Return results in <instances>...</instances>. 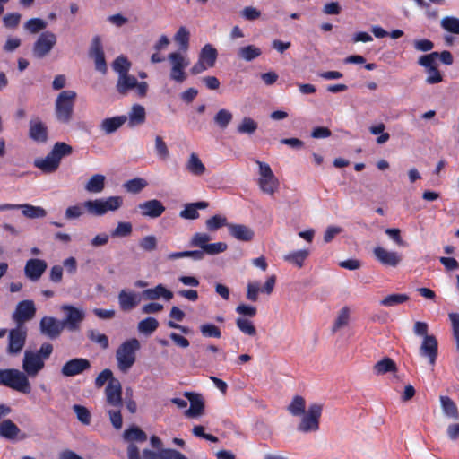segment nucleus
Wrapping results in <instances>:
<instances>
[{"instance_id":"f257e3e1","label":"nucleus","mask_w":459,"mask_h":459,"mask_svg":"<svg viewBox=\"0 0 459 459\" xmlns=\"http://www.w3.org/2000/svg\"><path fill=\"white\" fill-rule=\"evenodd\" d=\"M141 348L140 342L136 338L126 340L119 345L116 351V359L118 369L126 373L136 360V351Z\"/></svg>"},{"instance_id":"f03ea898","label":"nucleus","mask_w":459,"mask_h":459,"mask_svg":"<svg viewBox=\"0 0 459 459\" xmlns=\"http://www.w3.org/2000/svg\"><path fill=\"white\" fill-rule=\"evenodd\" d=\"M77 94L74 91H61L55 101V114L58 122L68 124L73 118Z\"/></svg>"},{"instance_id":"7ed1b4c3","label":"nucleus","mask_w":459,"mask_h":459,"mask_svg":"<svg viewBox=\"0 0 459 459\" xmlns=\"http://www.w3.org/2000/svg\"><path fill=\"white\" fill-rule=\"evenodd\" d=\"M0 385L23 394H29L30 392V384L27 376L14 368L0 369Z\"/></svg>"},{"instance_id":"20e7f679","label":"nucleus","mask_w":459,"mask_h":459,"mask_svg":"<svg viewBox=\"0 0 459 459\" xmlns=\"http://www.w3.org/2000/svg\"><path fill=\"white\" fill-rule=\"evenodd\" d=\"M123 204L121 196H109L106 199L100 198L95 200H88L84 202L83 207L87 212L94 216H102L108 212H115Z\"/></svg>"},{"instance_id":"39448f33","label":"nucleus","mask_w":459,"mask_h":459,"mask_svg":"<svg viewBox=\"0 0 459 459\" xmlns=\"http://www.w3.org/2000/svg\"><path fill=\"white\" fill-rule=\"evenodd\" d=\"M116 90L122 96H126L129 91L134 90L137 96L143 98L147 94L148 83L146 82H139L136 77L130 74H122L117 77Z\"/></svg>"},{"instance_id":"423d86ee","label":"nucleus","mask_w":459,"mask_h":459,"mask_svg":"<svg viewBox=\"0 0 459 459\" xmlns=\"http://www.w3.org/2000/svg\"><path fill=\"white\" fill-rule=\"evenodd\" d=\"M323 405L320 403L310 404L305 411L298 426V430L304 433L316 431L319 429V420L322 414Z\"/></svg>"},{"instance_id":"0eeeda50","label":"nucleus","mask_w":459,"mask_h":459,"mask_svg":"<svg viewBox=\"0 0 459 459\" xmlns=\"http://www.w3.org/2000/svg\"><path fill=\"white\" fill-rule=\"evenodd\" d=\"M168 60L171 64V69L169 72L170 80L178 83L184 82L187 78L185 69L188 66L189 60L179 52H172L169 54Z\"/></svg>"},{"instance_id":"6e6552de","label":"nucleus","mask_w":459,"mask_h":459,"mask_svg":"<svg viewBox=\"0 0 459 459\" xmlns=\"http://www.w3.org/2000/svg\"><path fill=\"white\" fill-rule=\"evenodd\" d=\"M61 310L65 313V316L62 319L65 328L70 332L79 330L82 322L85 318L83 309L65 304L61 307Z\"/></svg>"},{"instance_id":"1a4fd4ad","label":"nucleus","mask_w":459,"mask_h":459,"mask_svg":"<svg viewBox=\"0 0 459 459\" xmlns=\"http://www.w3.org/2000/svg\"><path fill=\"white\" fill-rule=\"evenodd\" d=\"M37 308L31 299H24L16 305L15 310L12 315V319L17 324V326H23V324L32 320L36 316Z\"/></svg>"},{"instance_id":"9d476101","label":"nucleus","mask_w":459,"mask_h":459,"mask_svg":"<svg viewBox=\"0 0 459 459\" xmlns=\"http://www.w3.org/2000/svg\"><path fill=\"white\" fill-rule=\"evenodd\" d=\"M56 43V36L51 31L42 32L32 48V54L38 59H42L48 56Z\"/></svg>"},{"instance_id":"9b49d317","label":"nucleus","mask_w":459,"mask_h":459,"mask_svg":"<svg viewBox=\"0 0 459 459\" xmlns=\"http://www.w3.org/2000/svg\"><path fill=\"white\" fill-rule=\"evenodd\" d=\"M65 326L62 320H59L54 316H45L40 319L39 331L44 336H47L50 340H56L65 330Z\"/></svg>"},{"instance_id":"f8f14e48","label":"nucleus","mask_w":459,"mask_h":459,"mask_svg":"<svg viewBox=\"0 0 459 459\" xmlns=\"http://www.w3.org/2000/svg\"><path fill=\"white\" fill-rule=\"evenodd\" d=\"M89 359L84 358H74L66 361L61 368V374L64 377H74L91 368Z\"/></svg>"},{"instance_id":"ddd939ff","label":"nucleus","mask_w":459,"mask_h":459,"mask_svg":"<svg viewBox=\"0 0 459 459\" xmlns=\"http://www.w3.org/2000/svg\"><path fill=\"white\" fill-rule=\"evenodd\" d=\"M44 366L45 363L39 355L31 351H25L22 368L29 377H36Z\"/></svg>"},{"instance_id":"4468645a","label":"nucleus","mask_w":459,"mask_h":459,"mask_svg":"<svg viewBox=\"0 0 459 459\" xmlns=\"http://www.w3.org/2000/svg\"><path fill=\"white\" fill-rule=\"evenodd\" d=\"M27 329L24 326H17L9 332L8 352L11 354L19 353L26 342Z\"/></svg>"},{"instance_id":"2eb2a0df","label":"nucleus","mask_w":459,"mask_h":459,"mask_svg":"<svg viewBox=\"0 0 459 459\" xmlns=\"http://www.w3.org/2000/svg\"><path fill=\"white\" fill-rule=\"evenodd\" d=\"M107 403L110 406L120 408L123 405L122 385L118 379H112L105 388Z\"/></svg>"},{"instance_id":"dca6fc26","label":"nucleus","mask_w":459,"mask_h":459,"mask_svg":"<svg viewBox=\"0 0 459 459\" xmlns=\"http://www.w3.org/2000/svg\"><path fill=\"white\" fill-rule=\"evenodd\" d=\"M438 343L434 335H426L420 347V354L429 360L432 367L436 364L437 358Z\"/></svg>"},{"instance_id":"f3484780","label":"nucleus","mask_w":459,"mask_h":459,"mask_svg":"<svg viewBox=\"0 0 459 459\" xmlns=\"http://www.w3.org/2000/svg\"><path fill=\"white\" fill-rule=\"evenodd\" d=\"M137 208L141 212L143 217L156 219L162 215L166 208L162 202L157 199H151L143 203H140Z\"/></svg>"},{"instance_id":"a211bd4d","label":"nucleus","mask_w":459,"mask_h":459,"mask_svg":"<svg viewBox=\"0 0 459 459\" xmlns=\"http://www.w3.org/2000/svg\"><path fill=\"white\" fill-rule=\"evenodd\" d=\"M184 396L189 401L190 407L185 411L187 418H196L204 414V402L200 394L185 392Z\"/></svg>"},{"instance_id":"6ab92c4d","label":"nucleus","mask_w":459,"mask_h":459,"mask_svg":"<svg viewBox=\"0 0 459 459\" xmlns=\"http://www.w3.org/2000/svg\"><path fill=\"white\" fill-rule=\"evenodd\" d=\"M376 259L385 266L396 267L402 261V256L394 251H388L382 247H376L373 249Z\"/></svg>"},{"instance_id":"aec40b11","label":"nucleus","mask_w":459,"mask_h":459,"mask_svg":"<svg viewBox=\"0 0 459 459\" xmlns=\"http://www.w3.org/2000/svg\"><path fill=\"white\" fill-rule=\"evenodd\" d=\"M48 264L46 261L37 258L29 259L24 267V273L28 279L37 281L46 271Z\"/></svg>"},{"instance_id":"412c9836","label":"nucleus","mask_w":459,"mask_h":459,"mask_svg":"<svg viewBox=\"0 0 459 459\" xmlns=\"http://www.w3.org/2000/svg\"><path fill=\"white\" fill-rule=\"evenodd\" d=\"M29 136L34 142L45 143L48 138L47 126L39 118L30 121Z\"/></svg>"},{"instance_id":"4be33fe9","label":"nucleus","mask_w":459,"mask_h":459,"mask_svg":"<svg viewBox=\"0 0 459 459\" xmlns=\"http://www.w3.org/2000/svg\"><path fill=\"white\" fill-rule=\"evenodd\" d=\"M229 233L234 238L239 241L248 242L251 241L255 237L254 230L244 224H234L230 223L228 225Z\"/></svg>"},{"instance_id":"5701e85b","label":"nucleus","mask_w":459,"mask_h":459,"mask_svg":"<svg viewBox=\"0 0 459 459\" xmlns=\"http://www.w3.org/2000/svg\"><path fill=\"white\" fill-rule=\"evenodd\" d=\"M118 304L122 311H130L134 309L140 302L138 295L133 291L122 290L118 293Z\"/></svg>"},{"instance_id":"b1692460","label":"nucleus","mask_w":459,"mask_h":459,"mask_svg":"<svg viewBox=\"0 0 459 459\" xmlns=\"http://www.w3.org/2000/svg\"><path fill=\"white\" fill-rule=\"evenodd\" d=\"M127 120L125 115L105 118L100 124V129L105 134H111L118 130Z\"/></svg>"},{"instance_id":"393cba45","label":"nucleus","mask_w":459,"mask_h":459,"mask_svg":"<svg viewBox=\"0 0 459 459\" xmlns=\"http://www.w3.org/2000/svg\"><path fill=\"white\" fill-rule=\"evenodd\" d=\"M33 165L45 174L54 173L60 166L50 152L45 158L35 159Z\"/></svg>"},{"instance_id":"a878e982","label":"nucleus","mask_w":459,"mask_h":459,"mask_svg":"<svg viewBox=\"0 0 459 459\" xmlns=\"http://www.w3.org/2000/svg\"><path fill=\"white\" fill-rule=\"evenodd\" d=\"M439 401L443 414L453 420H459V411L456 403L446 395H440Z\"/></svg>"},{"instance_id":"bb28decb","label":"nucleus","mask_w":459,"mask_h":459,"mask_svg":"<svg viewBox=\"0 0 459 459\" xmlns=\"http://www.w3.org/2000/svg\"><path fill=\"white\" fill-rule=\"evenodd\" d=\"M207 207L208 203L204 201L190 203L185 205V208L180 212L179 216L187 220H195L199 217L198 209H205Z\"/></svg>"},{"instance_id":"cd10ccee","label":"nucleus","mask_w":459,"mask_h":459,"mask_svg":"<svg viewBox=\"0 0 459 459\" xmlns=\"http://www.w3.org/2000/svg\"><path fill=\"white\" fill-rule=\"evenodd\" d=\"M127 118L129 120V126L131 127L143 124L146 119L144 107L140 104L133 105Z\"/></svg>"},{"instance_id":"c85d7f7f","label":"nucleus","mask_w":459,"mask_h":459,"mask_svg":"<svg viewBox=\"0 0 459 459\" xmlns=\"http://www.w3.org/2000/svg\"><path fill=\"white\" fill-rule=\"evenodd\" d=\"M218 56L217 49L211 44H205L199 54V59L207 65L208 67H213Z\"/></svg>"},{"instance_id":"c756f323","label":"nucleus","mask_w":459,"mask_h":459,"mask_svg":"<svg viewBox=\"0 0 459 459\" xmlns=\"http://www.w3.org/2000/svg\"><path fill=\"white\" fill-rule=\"evenodd\" d=\"M18 210L22 211L23 216L30 219L44 218L47 215L44 208L30 204H18Z\"/></svg>"},{"instance_id":"7c9ffc66","label":"nucleus","mask_w":459,"mask_h":459,"mask_svg":"<svg viewBox=\"0 0 459 459\" xmlns=\"http://www.w3.org/2000/svg\"><path fill=\"white\" fill-rule=\"evenodd\" d=\"M373 370L377 376L385 375L386 373L396 372L397 366L391 358L385 357L374 365Z\"/></svg>"},{"instance_id":"2f4dec72","label":"nucleus","mask_w":459,"mask_h":459,"mask_svg":"<svg viewBox=\"0 0 459 459\" xmlns=\"http://www.w3.org/2000/svg\"><path fill=\"white\" fill-rule=\"evenodd\" d=\"M106 178L102 174H94L85 185V190L89 193H100L105 188Z\"/></svg>"},{"instance_id":"473e14b6","label":"nucleus","mask_w":459,"mask_h":459,"mask_svg":"<svg viewBox=\"0 0 459 459\" xmlns=\"http://www.w3.org/2000/svg\"><path fill=\"white\" fill-rule=\"evenodd\" d=\"M186 169L195 176H201L205 172V166L195 152L190 154L189 160L186 164Z\"/></svg>"},{"instance_id":"72a5a7b5","label":"nucleus","mask_w":459,"mask_h":459,"mask_svg":"<svg viewBox=\"0 0 459 459\" xmlns=\"http://www.w3.org/2000/svg\"><path fill=\"white\" fill-rule=\"evenodd\" d=\"M309 251L307 249H301L289 253L283 256L284 261L301 268L304 265L305 260L308 257Z\"/></svg>"},{"instance_id":"f704fd0d","label":"nucleus","mask_w":459,"mask_h":459,"mask_svg":"<svg viewBox=\"0 0 459 459\" xmlns=\"http://www.w3.org/2000/svg\"><path fill=\"white\" fill-rule=\"evenodd\" d=\"M49 152L60 165L63 157L72 154L73 147L64 142H56Z\"/></svg>"},{"instance_id":"c9c22d12","label":"nucleus","mask_w":459,"mask_h":459,"mask_svg":"<svg viewBox=\"0 0 459 459\" xmlns=\"http://www.w3.org/2000/svg\"><path fill=\"white\" fill-rule=\"evenodd\" d=\"M20 429L11 420H4L0 423V436L7 439H14Z\"/></svg>"},{"instance_id":"e433bc0d","label":"nucleus","mask_w":459,"mask_h":459,"mask_svg":"<svg viewBox=\"0 0 459 459\" xmlns=\"http://www.w3.org/2000/svg\"><path fill=\"white\" fill-rule=\"evenodd\" d=\"M262 54V50L255 46V45H247L246 47H242L238 50V56L239 58L251 62L260 56Z\"/></svg>"},{"instance_id":"4c0bfd02","label":"nucleus","mask_w":459,"mask_h":459,"mask_svg":"<svg viewBox=\"0 0 459 459\" xmlns=\"http://www.w3.org/2000/svg\"><path fill=\"white\" fill-rule=\"evenodd\" d=\"M232 119V112L228 109L221 108L215 114L213 122L220 129L224 130L231 123Z\"/></svg>"},{"instance_id":"58836bf2","label":"nucleus","mask_w":459,"mask_h":459,"mask_svg":"<svg viewBox=\"0 0 459 459\" xmlns=\"http://www.w3.org/2000/svg\"><path fill=\"white\" fill-rule=\"evenodd\" d=\"M111 66L119 77L122 74H129L132 64L126 56L120 55L113 61Z\"/></svg>"},{"instance_id":"ea45409f","label":"nucleus","mask_w":459,"mask_h":459,"mask_svg":"<svg viewBox=\"0 0 459 459\" xmlns=\"http://www.w3.org/2000/svg\"><path fill=\"white\" fill-rule=\"evenodd\" d=\"M159 327V322L154 317H146L138 323V331L144 335H151Z\"/></svg>"},{"instance_id":"a19ab883","label":"nucleus","mask_w":459,"mask_h":459,"mask_svg":"<svg viewBox=\"0 0 459 459\" xmlns=\"http://www.w3.org/2000/svg\"><path fill=\"white\" fill-rule=\"evenodd\" d=\"M410 299L407 294L403 293H394L387 295L380 300V305L383 307H394L403 304Z\"/></svg>"},{"instance_id":"79ce46f5","label":"nucleus","mask_w":459,"mask_h":459,"mask_svg":"<svg viewBox=\"0 0 459 459\" xmlns=\"http://www.w3.org/2000/svg\"><path fill=\"white\" fill-rule=\"evenodd\" d=\"M190 33L188 30L181 26L174 35V40L179 46V49L186 51L189 48Z\"/></svg>"},{"instance_id":"37998d69","label":"nucleus","mask_w":459,"mask_h":459,"mask_svg":"<svg viewBox=\"0 0 459 459\" xmlns=\"http://www.w3.org/2000/svg\"><path fill=\"white\" fill-rule=\"evenodd\" d=\"M124 438L127 441L144 442L147 440L146 433L136 426H132L124 432Z\"/></svg>"},{"instance_id":"c03bdc74","label":"nucleus","mask_w":459,"mask_h":459,"mask_svg":"<svg viewBox=\"0 0 459 459\" xmlns=\"http://www.w3.org/2000/svg\"><path fill=\"white\" fill-rule=\"evenodd\" d=\"M148 186L147 181L142 178H134L124 184V188L131 194H138Z\"/></svg>"},{"instance_id":"a18cd8bd","label":"nucleus","mask_w":459,"mask_h":459,"mask_svg":"<svg viewBox=\"0 0 459 459\" xmlns=\"http://www.w3.org/2000/svg\"><path fill=\"white\" fill-rule=\"evenodd\" d=\"M306 401L302 396L296 395L288 406V411L293 416H300L305 413Z\"/></svg>"},{"instance_id":"49530a36","label":"nucleus","mask_w":459,"mask_h":459,"mask_svg":"<svg viewBox=\"0 0 459 459\" xmlns=\"http://www.w3.org/2000/svg\"><path fill=\"white\" fill-rule=\"evenodd\" d=\"M236 325L241 333L248 336H255L256 334V328L252 321L247 318L239 316L236 319Z\"/></svg>"},{"instance_id":"de8ad7c7","label":"nucleus","mask_w":459,"mask_h":459,"mask_svg":"<svg viewBox=\"0 0 459 459\" xmlns=\"http://www.w3.org/2000/svg\"><path fill=\"white\" fill-rule=\"evenodd\" d=\"M201 334L204 338H221V332L218 326L211 323H205L199 326Z\"/></svg>"},{"instance_id":"09e8293b","label":"nucleus","mask_w":459,"mask_h":459,"mask_svg":"<svg viewBox=\"0 0 459 459\" xmlns=\"http://www.w3.org/2000/svg\"><path fill=\"white\" fill-rule=\"evenodd\" d=\"M441 27L454 34H459V18L454 16H446L440 22Z\"/></svg>"},{"instance_id":"8fccbe9b","label":"nucleus","mask_w":459,"mask_h":459,"mask_svg":"<svg viewBox=\"0 0 459 459\" xmlns=\"http://www.w3.org/2000/svg\"><path fill=\"white\" fill-rule=\"evenodd\" d=\"M258 127L257 123L251 117H244L241 123L238 126L237 131L239 134H253Z\"/></svg>"},{"instance_id":"3c124183","label":"nucleus","mask_w":459,"mask_h":459,"mask_svg":"<svg viewBox=\"0 0 459 459\" xmlns=\"http://www.w3.org/2000/svg\"><path fill=\"white\" fill-rule=\"evenodd\" d=\"M349 320H350V309L348 307H343L340 310V312L334 321V324H333V329H332L333 332L335 333L337 330L346 326L349 323Z\"/></svg>"},{"instance_id":"603ef678","label":"nucleus","mask_w":459,"mask_h":459,"mask_svg":"<svg viewBox=\"0 0 459 459\" xmlns=\"http://www.w3.org/2000/svg\"><path fill=\"white\" fill-rule=\"evenodd\" d=\"M188 257L194 261H201L203 260L202 251L200 250H192V251H181V252H174L168 255L169 260H176L179 258Z\"/></svg>"},{"instance_id":"864d4df0","label":"nucleus","mask_w":459,"mask_h":459,"mask_svg":"<svg viewBox=\"0 0 459 459\" xmlns=\"http://www.w3.org/2000/svg\"><path fill=\"white\" fill-rule=\"evenodd\" d=\"M279 185L278 179L275 177L271 178H260L259 186L263 192L273 195L277 189Z\"/></svg>"},{"instance_id":"5fc2aeb1","label":"nucleus","mask_w":459,"mask_h":459,"mask_svg":"<svg viewBox=\"0 0 459 459\" xmlns=\"http://www.w3.org/2000/svg\"><path fill=\"white\" fill-rule=\"evenodd\" d=\"M229 224L230 223H228L227 218L221 215H214L208 219L205 222L206 228L210 231H215L223 226L228 227Z\"/></svg>"},{"instance_id":"6e6d98bb","label":"nucleus","mask_w":459,"mask_h":459,"mask_svg":"<svg viewBox=\"0 0 459 459\" xmlns=\"http://www.w3.org/2000/svg\"><path fill=\"white\" fill-rule=\"evenodd\" d=\"M87 336L91 342L98 343L102 349L108 348L109 342L106 334L100 333L98 331L91 329L88 331Z\"/></svg>"},{"instance_id":"4d7b16f0","label":"nucleus","mask_w":459,"mask_h":459,"mask_svg":"<svg viewBox=\"0 0 459 459\" xmlns=\"http://www.w3.org/2000/svg\"><path fill=\"white\" fill-rule=\"evenodd\" d=\"M133 227L130 222H118L117 227L111 231L112 238H124L131 235Z\"/></svg>"},{"instance_id":"13d9d810","label":"nucleus","mask_w":459,"mask_h":459,"mask_svg":"<svg viewBox=\"0 0 459 459\" xmlns=\"http://www.w3.org/2000/svg\"><path fill=\"white\" fill-rule=\"evenodd\" d=\"M211 239L210 235L207 233H195L189 242V246L192 247H199V250H203L205 246H207L209 240Z\"/></svg>"},{"instance_id":"bf43d9fd","label":"nucleus","mask_w":459,"mask_h":459,"mask_svg":"<svg viewBox=\"0 0 459 459\" xmlns=\"http://www.w3.org/2000/svg\"><path fill=\"white\" fill-rule=\"evenodd\" d=\"M228 245L225 242H217L207 244L202 251L203 259L204 258V255L207 254L209 255H214L227 250Z\"/></svg>"},{"instance_id":"052dcab7","label":"nucleus","mask_w":459,"mask_h":459,"mask_svg":"<svg viewBox=\"0 0 459 459\" xmlns=\"http://www.w3.org/2000/svg\"><path fill=\"white\" fill-rule=\"evenodd\" d=\"M47 27V22L40 18H31L24 24V28L30 33H38Z\"/></svg>"},{"instance_id":"680f3d73","label":"nucleus","mask_w":459,"mask_h":459,"mask_svg":"<svg viewBox=\"0 0 459 459\" xmlns=\"http://www.w3.org/2000/svg\"><path fill=\"white\" fill-rule=\"evenodd\" d=\"M139 247L145 252H152L158 247L157 238L154 235L145 236L140 240Z\"/></svg>"},{"instance_id":"e2e57ef3","label":"nucleus","mask_w":459,"mask_h":459,"mask_svg":"<svg viewBox=\"0 0 459 459\" xmlns=\"http://www.w3.org/2000/svg\"><path fill=\"white\" fill-rule=\"evenodd\" d=\"M155 151L158 157L161 160H167L169 156V152L166 143L161 136L155 137Z\"/></svg>"},{"instance_id":"0e129e2a","label":"nucleus","mask_w":459,"mask_h":459,"mask_svg":"<svg viewBox=\"0 0 459 459\" xmlns=\"http://www.w3.org/2000/svg\"><path fill=\"white\" fill-rule=\"evenodd\" d=\"M112 379H117L113 375V372L109 368H105L96 377L95 386L97 388H100L105 385L106 382L108 383L112 381Z\"/></svg>"},{"instance_id":"69168bd1","label":"nucleus","mask_w":459,"mask_h":459,"mask_svg":"<svg viewBox=\"0 0 459 459\" xmlns=\"http://www.w3.org/2000/svg\"><path fill=\"white\" fill-rule=\"evenodd\" d=\"M73 410L75 412L77 419L83 424H89L91 421V413L89 410L79 404L73 406Z\"/></svg>"},{"instance_id":"338daca9","label":"nucleus","mask_w":459,"mask_h":459,"mask_svg":"<svg viewBox=\"0 0 459 459\" xmlns=\"http://www.w3.org/2000/svg\"><path fill=\"white\" fill-rule=\"evenodd\" d=\"M163 285L158 284L156 287L152 289H146L142 292V296L147 300H155L161 298Z\"/></svg>"},{"instance_id":"774afa93","label":"nucleus","mask_w":459,"mask_h":459,"mask_svg":"<svg viewBox=\"0 0 459 459\" xmlns=\"http://www.w3.org/2000/svg\"><path fill=\"white\" fill-rule=\"evenodd\" d=\"M449 319L452 323L453 334L456 342V349L459 351V314L450 313Z\"/></svg>"}]
</instances>
